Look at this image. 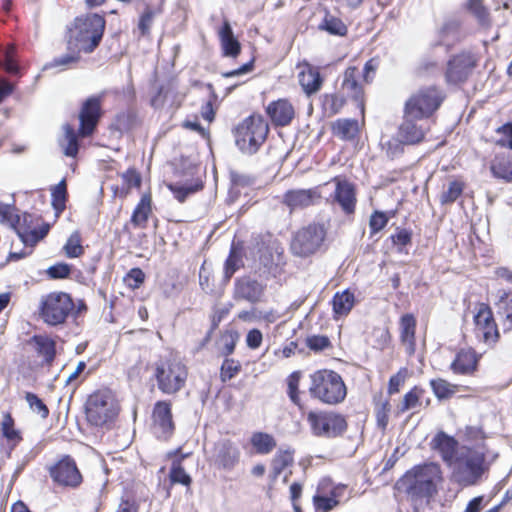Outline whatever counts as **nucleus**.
<instances>
[{"instance_id":"obj_54","label":"nucleus","mask_w":512,"mask_h":512,"mask_svg":"<svg viewBox=\"0 0 512 512\" xmlns=\"http://www.w3.org/2000/svg\"><path fill=\"white\" fill-rule=\"evenodd\" d=\"M25 399L29 404V407L36 413H38L41 417L46 418L49 414V410L47 406L43 403V401L34 393L27 392L25 395Z\"/></svg>"},{"instance_id":"obj_41","label":"nucleus","mask_w":512,"mask_h":512,"mask_svg":"<svg viewBox=\"0 0 512 512\" xmlns=\"http://www.w3.org/2000/svg\"><path fill=\"white\" fill-rule=\"evenodd\" d=\"M466 9L476 18L480 25L487 26L490 24V13L482 0H468Z\"/></svg>"},{"instance_id":"obj_32","label":"nucleus","mask_w":512,"mask_h":512,"mask_svg":"<svg viewBox=\"0 0 512 512\" xmlns=\"http://www.w3.org/2000/svg\"><path fill=\"white\" fill-rule=\"evenodd\" d=\"M29 344L33 346L37 354L44 358L47 364H51L56 354L55 341L46 335H34Z\"/></svg>"},{"instance_id":"obj_53","label":"nucleus","mask_w":512,"mask_h":512,"mask_svg":"<svg viewBox=\"0 0 512 512\" xmlns=\"http://www.w3.org/2000/svg\"><path fill=\"white\" fill-rule=\"evenodd\" d=\"M391 410V405L389 400H385L379 404H377L375 409L376 421L379 428L385 430L388 422H389V413Z\"/></svg>"},{"instance_id":"obj_59","label":"nucleus","mask_w":512,"mask_h":512,"mask_svg":"<svg viewBox=\"0 0 512 512\" xmlns=\"http://www.w3.org/2000/svg\"><path fill=\"white\" fill-rule=\"evenodd\" d=\"M299 381H300V373L293 372L288 378V394L291 401L297 405H299Z\"/></svg>"},{"instance_id":"obj_43","label":"nucleus","mask_w":512,"mask_h":512,"mask_svg":"<svg viewBox=\"0 0 512 512\" xmlns=\"http://www.w3.org/2000/svg\"><path fill=\"white\" fill-rule=\"evenodd\" d=\"M319 28L327 31L331 35L344 36L347 33V26L343 21L331 14L325 15Z\"/></svg>"},{"instance_id":"obj_38","label":"nucleus","mask_w":512,"mask_h":512,"mask_svg":"<svg viewBox=\"0 0 512 512\" xmlns=\"http://www.w3.org/2000/svg\"><path fill=\"white\" fill-rule=\"evenodd\" d=\"M123 186L116 188L115 193L120 197L124 198L129 194L131 188H139L141 186L142 178L141 175L134 168H129L121 174Z\"/></svg>"},{"instance_id":"obj_58","label":"nucleus","mask_w":512,"mask_h":512,"mask_svg":"<svg viewBox=\"0 0 512 512\" xmlns=\"http://www.w3.org/2000/svg\"><path fill=\"white\" fill-rule=\"evenodd\" d=\"M465 438L469 442H475V445L471 447L485 446V436L480 427L468 426L465 428Z\"/></svg>"},{"instance_id":"obj_37","label":"nucleus","mask_w":512,"mask_h":512,"mask_svg":"<svg viewBox=\"0 0 512 512\" xmlns=\"http://www.w3.org/2000/svg\"><path fill=\"white\" fill-rule=\"evenodd\" d=\"M355 303L354 294L345 290L341 293H336L333 297V311L336 315H347L353 308Z\"/></svg>"},{"instance_id":"obj_13","label":"nucleus","mask_w":512,"mask_h":512,"mask_svg":"<svg viewBox=\"0 0 512 512\" xmlns=\"http://www.w3.org/2000/svg\"><path fill=\"white\" fill-rule=\"evenodd\" d=\"M477 57L470 52H461L447 62L445 81L448 85H459L468 80L477 66Z\"/></svg>"},{"instance_id":"obj_1","label":"nucleus","mask_w":512,"mask_h":512,"mask_svg":"<svg viewBox=\"0 0 512 512\" xmlns=\"http://www.w3.org/2000/svg\"><path fill=\"white\" fill-rule=\"evenodd\" d=\"M442 479L440 465L429 462L412 467L397 481L396 485L405 492L414 507H417L430 503L437 494Z\"/></svg>"},{"instance_id":"obj_35","label":"nucleus","mask_w":512,"mask_h":512,"mask_svg":"<svg viewBox=\"0 0 512 512\" xmlns=\"http://www.w3.org/2000/svg\"><path fill=\"white\" fill-rule=\"evenodd\" d=\"M333 132L343 140L354 139L359 132V123L353 119H338L333 124Z\"/></svg>"},{"instance_id":"obj_3","label":"nucleus","mask_w":512,"mask_h":512,"mask_svg":"<svg viewBox=\"0 0 512 512\" xmlns=\"http://www.w3.org/2000/svg\"><path fill=\"white\" fill-rule=\"evenodd\" d=\"M105 19L98 14L77 17L68 30L67 48L77 53H92L101 42Z\"/></svg>"},{"instance_id":"obj_18","label":"nucleus","mask_w":512,"mask_h":512,"mask_svg":"<svg viewBox=\"0 0 512 512\" xmlns=\"http://www.w3.org/2000/svg\"><path fill=\"white\" fill-rule=\"evenodd\" d=\"M153 420L157 437L167 439L174 430L170 404L165 401L157 402L153 410Z\"/></svg>"},{"instance_id":"obj_39","label":"nucleus","mask_w":512,"mask_h":512,"mask_svg":"<svg viewBox=\"0 0 512 512\" xmlns=\"http://www.w3.org/2000/svg\"><path fill=\"white\" fill-rule=\"evenodd\" d=\"M424 394V390L418 386L413 387L407 392L402 402L397 406V414H403L408 410L416 409L421 406V398Z\"/></svg>"},{"instance_id":"obj_50","label":"nucleus","mask_w":512,"mask_h":512,"mask_svg":"<svg viewBox=\"0 0 512 512\" xmlns=\"http://www.w3.org/2000/svg\"><path fill=\"white\" fill-rule=\"evenodd\" d=\"M202 187L203 186L201 183H196L194 185L189 186H183L178 184L168 185V188L171 190V192L174 194V197L180 203H183L189 195L201 190Z\"/></svg>"},{"instance_id":"obj_21","label":"nucleus","mask_w":512,"mask_h":512,"mask_svg":"<svg viewBox=\"0 0 512 512\" xmlns=\"http://www.w3.org/2000/svg\"><path fill=\"white\" fill-rule=\"evenodd\" d=\"M320 197L317 188L289 190L283 196V203L290 210L303 209L315 204Z\"/></svg>"},{"instance_id":"obj_48","label":"nucleus","mask_w":512,"mask_h":512,"mask_svg":"<svg viewBox=\"0 0 512 512\" xmlns=\"http://www.w3.org/2000/svg\"><path fill=\"white\" fill-rule=\"evenodd\" d=\"M464 185L462 182L454 180L449 182L447 189H445L440 195V203L451 204L455 202L462 194Z\"/></svg>"},{"instance_id":"obj_60","label":"nucleus","mask_w":512,"mask_h":512,"mask_svg":"<svg viewBox=\"0 0 512 512\" xmlns=\"http://www.w3.org/2000/svg\"><path fill=\"white\" fill-rule=\"evenodd\" d=\"M497 133L502 134L503 137L497 139L496 142L503 147L512 149V124H504L497 129Z\"/></svg>"},{"instance_id":"obj_49","label":"nucleus","mask_w":512,"mask_h":512,"mask_svg":"<svg viewBox=\"0 0 512 512\" xmlns=\"http://www.w3.org/2000/svg\"><path fill=\"white\" fill-rule=\"evenodd\" d=\"M64 250H65L66 256L69 258H76V257L81 256L84 253V249L81 245V236L78 231L73 232L69 236V238L64 246Z\"/></svg>"},{"instance_id":"obj_20","label":"nucleus","mask_w":512,"mask_h":512,"mask_svg":"<svg viewBox=\"0 0 512 512\" xmlns=\"http://www.w3.org/2000/svg\"><path fill=\"white\" fill-rule=\"evenodd\" d=\"M214 462L225 470H231L239 462L240 451L230 440H221L214 446Z\"/></svg>"},{"instance_id":"obj_34","label":"nucleus","mask_w":512,"mask_h":512,"mask_svg":"<svg viewBox=\"0 0 512 512\" xmlns=\"http://www.w3.org/2000/svg\"><path fill=\"white\" fill-rule=\"evenodd\" d=\"M250 443L255 452L261 455L271 453L277 445L275 438L265 432H254L251 435Z\"/></svg>"},{"instance_id":"obj_25","label":"nucleus","mask_w":512,"mask_h":512,"mask_svg":"<svg viewBox=\"0 0 512 512\" xmlns=\"http://www.w3.org/2000/svg\"><path fill=\"white\" fill-rule=\"evenodd\" d=\"M266 112L276 126H286L294 118L295 111L292 104L286 99L271 102Z\"/></svg>"},{"instance_id":"obj_17","label":"nucleus","mask_w":512,"mask_h":512,"mask_svg":"<svg viewBox=\"0 0 512 512\" xmlns=\"http://www.w3.org/2000/svg\"><path fill=\"white\" fill-rule=\"evenodd\" d=\"M297 69L299 70L298 81L303 92L308 97L318 93L323 84L319 69L306 61L299 63Z\"/></svg>"},{"instance_id":"obj_42","label":"nucleus","mask_w":512,"mask_h":512,"mask_svg":"<svg viewBox=\"0 0 512 512\" xmlns=\"http://www.w3.org/2000/svg\"><path fill=\"white\" fill-rule=\"evenodd\" d=\"M244 265L242 253L239 248L232 244L230 254L225 262L224 273L225 279L230 280L233 274Z\"/></svg>"},{"instance_id":"obj_36","label":"nucleus","mask_w":512,"mask_h":512,"mask_svg":"<svg viewBox=\"0 0 512 512\" xmlns=\"http://www.w3.org/2000/svg\"><path fill=\"white\" fill-rule=\"evenodd\" d=\"M64 137L60 145L66 156L75 157L79 150L78 136L70 124L63 125Z\"/></svg>"},{"instance_id":"obj_51","label":"nucleus","mask_w":512,"mask_h":512,"mask_svg":"<svg viewBox=\"0 0 512 512\" xmlns=\"http://www.w3.org/2000/svg\"><path fill=\"white\" fill-rule=\"evenodd\" d=\"M66 196L67 186L66 181L63 179L52 189V204L57 211L64 210Z\"/></svg>"},{"instance_id":"obj_47","label":"nucleus","mask_w":512,"mask_h":512,"mask_svg":"<svg viewBox=\"0 0 512 512\" xmlns=\"http://www.w3.org/2000/svg\"><path fill=\"white\" fill-rule=\"evenodd\" d=\"M494 176L512 181V163L505 158H495L491 165Z\"/></svg>"},{"instance_id":"obj_23","label":"nucleus","mask_w":512,"mask_h":512,"mask_svg":"<svg viewBox=\"0 0 512 512\" xmlns=\"http://www.w3.org/2000/svg\"><path fill=\"white\" fill-rule=\"evenodd\" d=\"M432 448L439 452L442 460L450 466L456 457L460 447L458 442L452 436L444 432H439L435 435L431 442Z\"/></svg>"},{"instance_id":"obj_44","label":"nucleus","mask_w":512,"mask_h":512,"mask_svg":"<svg viewBox=\"0 0 512 512\" xmlns=\"http://www.w3.org/2000/svg\"><path fill=\"white\" fill-rule=\"evenodd\" d=\"M169 478L172 484H181L186 487H189L192 482L190 475L186 473L181 465V459L173 460Z\"/></svg>"},{"instance_id":"obj_22","label":"nucleus","mask_w":512,"mask_h":512,"mask_svg":"<svg viewBox=\"0 0 512 512\" xmlns=\"http://www.w3.org/2000/svg\"><path fill=\"white\" fill-rule=\"evenodd\" d=\"M416 118L404 114V120L397 132V140L402 144L420 143L426 134V128L416 123Z\"/></svg>"},{"instance_id":"obj_56","label":"nucleus","mask_w":512,"mask_h":512,"mask_svg":"<svg viewBox=\"0 0 512 512\" xmlns=\"http://www.w3.org/2000/svg\"><path fill=\"white\" fill-rule=\"evenodd\" d=\"M407 376V369L402 368L396 374L392 375L388 383V394L393 395L399 392Z\"/></svg>"},{"instance_id":"obj_19","label":"nucleus","mask_w":512,"mask_h":512,"mask_svg":"<svg viewBox=\"0 0 512 512\" xmlns=\"http://www.w3.org/2000/svg\"><path fill=\"white\" fill-rule=\"evenodd\" d=\"M474 321L478 335H482L485 342L494 343L497 340L499 336L498 330L492 311L487 305H480Z\"/></svg>"},{"instance_id":"obj_15","label":"nucleus","mask_w":512,"mask_h":512,"mask_svg":"<svg viewBox=\"0 0 512 512\" xmlns=\"http://www.w3.org/2000/svg\"><path fill=\"white\" fill-rule=\"evenodd\" d=\"M102 96H91L87 98L80 109L79 112V121H80V128H79V134L82 137H87L91 135L101 116H102Z\"/></svg>"},{"instance_id":"obj_26","label":"nucleus","mask_w":512,"mask_h":512,"mask_svg":"<svg viewBox=\"0 0 512 512\" xmlns=\"http://www.w3.org/2000/svg\"><path fill=\"white\" fill-rule=\"evenodd\" d=\"M416 319L413 314L407 313L401 316L399 321L400 340L408 355H413L416 350Z\"/></svg>"},{"instance_id":"obj_10","label":"nucleus","mask_w":512,"mask_h":512,"mask_svg":"<svg viewBox=\"0 0 512 512\" xmlns=\"http://www.w3.org/2000/svg\"><path fill=\"white\" fill-rule=\"evenodd\" d=\"M307 422L316 437L336 438L347 430L345 417L333 411H310Z\"/></svg>"},{"instance_id":"obj_46","label":"nucleus","mask_w":512,"mask_h":512,"mask_svg":"<svg viewBox=\"0 0 512 512\" xmlns=\"http://www.w3.org/2000/svg\"><path fill=\"white\" fill-rule=\"evenodd\" d=\"M293 463V452L280 450L272 461L273 476L278 477L282 471Z\"/></svg>"},{"instance_id":"obj_30","label":"nucleus","mask_w":512,"mask_h":512,"mask_svg":"<svg viewBox=\"0 0 512 512\" xmlns=\"http://www.w3.org/2000/svg\"><path fill=\"white\" fill-rule=\"evenodd\" d=\"M219 38L224 56L235 58L240 54L241 45L234 37L231 25L227 20L224 21L219 31Z\"/></svg>"},{"instance_id":"obj_2","label":"nucleus","mask_w":512,"mask_h":512,"mask_svg":"<svg viewBox=\"0 0 512 512\" xmlns=\"http://www.w3.org/2000/svg\"><path fill=\"white\" fill-rule=\"evenodd\" d=\"M486 447L460 446L458 456L449 466L452 470V481L462 487H469L478 484L487 471Z\"/></svg>"},{"instance_id":"obj_4","label":"nucleus","mask_w":512,"mask_h":512,"mask_svg":"<svg viewBox=\"0 0 512 512\" xmlns=\"http://www.w3.org/2000/svg\"><path fill=\"white\" fill-rule=\"evenodd\" d=\"M309 392L313 398L325 404L341 403L347 394L342 377L332 370H319L311 375Z\"/></svg>"},{"instance_id":"obj_29","label":"nucleus","mask_w":512,"mask_h":512,"mask_svg":"<svg viewBox=\"0 0 512 512\" xmlns=\"http://www.w3.org/2000/svg\"><path fill=\"white\" fill-rule=\"evenodd\" d=\"M465 37L461 29V23L457 19H448L439 30V43L447 47H452Z\"/></svg>"},{"instance_id":"obj_40","label":"nucleus","mask_w":512,"mask_h":512,"mask_svg":"<svg viewBox=\"0 0 512 512\" xmlns=\"http://www.w3.org/2000/svg\"><path fill=\"white\" fill-rule=\"evenodd\" d=\"M431 389L439 400L449 399L455 395L459 388L458 385L452 384L445 379L437 378L430 381Z\"/></svg>"},{"instance_id":"obj_11","label":"nucleus","mask_w":512,"mask_h":512,"mask_svg":"<svg viewBox=\"0 0 512 512\" xmlns=\"http://www.w3.org/2000/svg\"><path fill=\"white\" fill-rule=\"evenodd\" d=\"M74 308V303L67 293L53 292L41 302V318L45 323L56 326L65 322Z\"/></svg>"},{"instance_id":"obj_52","label":"nucleus","mask_w":512,"mask_h":512,"mask_svg":"<svg viewBox=\"0 0 512 512\" xmlns=\"http://www.w3.org/2000/svg\"><path fill=\"white\" fill-rule=\"evenodd\" d=\"M241 370V364L239 361L226 358L221 366L220 377L223 382L231 380L235 377Z\"/></svg>"},{"instance_id":"obj_57","label":"nucleus","mask_w":512,"mask_h":512,"mask_svg":"<svg viewBox=\"0 0 512 512\" xmlns=\"http://www.w3.org/2000/svg\"><path fill=\"white\" fill-rule=\"evenodd\" d=\"M313 503L317 512H328L337 506L339 502L337 499H334V497L315 495L313 497Z\"/></svg>"},{"instance_id":"obj_5","label":"nucleus","mask_w":512,"mask_h":512,"mask_svg":"<svg viewBox=\"0 0 512 512\" xmlns=\"http://www.w3.org/2000/svg\"><path fill=\"white\" fill-rule=\"evenodd\" d=\"M269 127L263 116L251 115L235 130V143L244 153L254 154L265 141Z\"/></svg>"},{"instance_id":"obj_9","label":"nucleus","mask_w":512,"mask_h":512,"mask_svg":"<svg viewBox=\"0 0 512 512\" xmlns=\"http://www.w3.org/2000/svg\"><path fill=\"white\" fill-rule=\"evenodd\" d=\"M325 237L324 224L310 223L295 232L291 240V251L296 256L308 257L321 248Z\"/></svg>"},{"instance_id":"obj_27","label":"nucleus","mask_w":512,"mask_h":512,"mask_svg":"<svg viewBox=\"0 0 512 512\" xmlns=\"http://www.w3.org/2000/svg\"><path fill=\"white\" fill-rule=\"evenodd\" d=\"M478 357L472 349H461L450 365L454 374L471 375L477 369Z\"/></svg>"},{"instance_id":"obj_24","label":"nucleus","mask_w":512,"mask_h":512,"mask_svg":"<svg viewBox=\"0 0 512 512\" xmlns=\"http://www.w3.org/2000/svg\"><path fill=\"white\" fill-rule=\"evenodd\" d=\"M336 183L333 199L337 202L346 214L355 211L356 196L354 186L346 180L334 179Z\"/></svg>"},{"instance_id":"obj_6","label":"nucleus","mask_w":512,"mask_h":512,"mask_svg":"<svg viewBox=\"0 0 512 512\" xmlns=\"http://www.w3.org/2000/svg\"><path fill=\"white\" fill-rule=\"evenodd\" d=\"M444 98V92L436 86L420 88L406 101L404 113L416 119L428 118L441 106Z\"/></svg>"},{"instance_id":"obj_63","label":"nucleus","mask_w":512,"mask_h":512,"mask_svg":"<svg viewBox=\"0 0 512 512\" xmlns=\"http://www.w3.org/2000/svg\"><path fill=\"white\" fill-rule=\"evenodd\" d=\"M307 346L314 351H321L330 345V341L326 336L314 335L307 338Z\"/></svg>"},{"instance_id":"obj_55","label":"nucleus","mask_w":512,"mask_h":512,"mask_svg":"<svg viewBox=\"0 0 512 512\" xmlns=\"http://www.w3.org/2000/svg\"><path fill=\"white\" fill-rule=\"evenodd\" d=\"M389 217L386 213L382 211H375L369 220V227L371 229V233L375 234L381 231L388 223Z\"/></svg>"},{"instance_id":"obj_45","label":"nucleus","mask_w":512,"mask_h":512,"mask_svg":"<svg viewBox=\"0 0 512 512\" xmlns=\"http://www.w3.org/2000/svg\"><path fill=\"white\" fill-rule=\"evenodd\" d=\"M1 431L3 436L12 444V446H15L20 442V432L14 428V420L9 413L3 414Z\"/></svg>"},{"instance_id":"obj_14","label":"nucleus","mask_w":512,"mask_h":512,"mask_svg":"<svg viewBox=\"0 0 512 512\" xmlns=\"http://www.w3.org/2000/svg\"><path fill=\"white\" fill-rule=\"evenodd\" d=\"M49 472L53 481L63 487L76 488L82 482V475L70 456L60 459Z\"/></svg>"},{"instance_id":"obj_12","label":"nucleus","mask_w":512,"mask_h":512,"mask_svg":"<svg viewBox=\"0 0 512 512\" xmlns=\"http://www.w3.org/2000/svg\"><path fill=\"white\" fill-rule=\"evenodd\" d=\"M38 221L36 216L29 213L15 214L11 227L26 246L33 247L47 235L50 229L49 224L39 226Z\"/></svg>"},{"instance_id":"obj_61","label":"nucleus","mask_w":512,"mask_h":512,"mask_svg":"<svg viewBox=\"0 0 512 512\" xmlns=\"http://www.w3.org/2000/svg\"><path fill=\"white\" fill-rule=\"evenodd\" d=\"M80 53L69 51V53L56 57L53 59V61L50 63L51 67H59V66H68L72 63H76L79 61Z\"/></svg>"},{"instance_id":"obj_64","label":"nucleus","mask_w":512,"mask_h":512,"mask_svg":"<svg viewBox=\"0 0 512 512\" xmlns=\"http://www.w3.org/2000/svg\"><path fill=\"white\" fill-rule=\"evenodd\" d=\"M263 340L262 332L259 329H252L247 333L246 344L250 349H257Z\"/></svg>"},{"instance_id":"obj_16","label":"nucleus","mask_w":512,"mask_h":512,"mask_svg":"<svg viewBox=\"0 0 512 512\" xmlns=\"http://www.w3.org/2000/svg\"><path fill=\"white\" fill-rule=\"evenodd\" d=\"M264 294V286L251 277L245 276L236 279L234 283L233 298L249 303H257Z\"/></svg>"},{"instance_id":"obj_8","label":"nucleus","mask_w":512,"mask_h":512,"mask_svg":"<svg viewBox=\"0 0 512 512\" xmlns=\"http://www.w3.org/2000/svg\"><path fill=\"white\" fill-rule=\"evenodd\" d=\"M118 414V405L112 393L97 391L89 396L86 403V418L94 426H103Z\"/></svg>"},{"instance_id":"obj_33","label":"nucleus","mask_w":512,"mask_h":512,"mask_svg":"<svg viewBox=\"0 0 512 512\" xmlns=\"http://www.w3.org/2000/svg\"><path fill=\"white\" fill-rule=\"evenodd\" d=\"M152 199L151 195L149 193L143 194L139 203L135 207L132 216H131V223L134 227H140L144 228L149 215L152 212Z\"/></svg>"},{"instance_id":"obj_7","label":"nucleus","mask_w":512,"mask_h":512,"mask_svg":"<svg viewBox=\"0 0 512 512\" xmlns=\"http://www.w3.org/2000/svg\"><path fill=\"white\" fill-rule=\"evenodd\" d=\"M155 377L158 388L166 394L179 391L187 378L186 367L176 359H161L155 364Z\"/></svg>"},{"instance_id":"obj_28","label":"nucleus","mask_w":512,"mask_h":512,"mask_svg":"<svg viewBox=\"0 0 512 512\" xmlns=\"http://www.w3.org/2000/svg\"><path fill=\"white\" fill-rule=\"evenodd\" d=\"M495 308L504 330H512V291L498 290Z\"/></svg>"},{"instance_id":"obj_62","label":"nucleus","mask_w":512,"mask_h":512,"mask_svg":"<svg viewBox=\"0 0 512 512\" xmlns=\"http://www.w3.org/2000/svg\"><path fill=\"white\" fill-rule=\"evenodd\" d=\"M145 275L139 268H133L129 271L126 277V282L129 287L136 289L144 282Z\"/></svg>"},{"instance_id":"obj_31","label":"nucleus","mask_w":512,"mask_h":512,"mask_svg":"<svg viewBox=\"0 0 512 512\" xmlns=\"http://www.w3.org/2000/svg\"><path fill=\"white\" fill-rule=\"evenodd\" d=\"M358 75L356 67H348L343 74L341 85L342 92L356 101L361 100L363 94L362 86L358 82Z\"/></svg>"}]
</instances>
